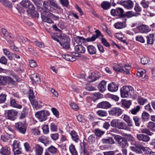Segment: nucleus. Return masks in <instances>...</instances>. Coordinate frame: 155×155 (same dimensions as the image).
Here are the masks:
<instances>
[{
    "instance_id": "obj_1",
    "label": "nucleus",
    "mask_w": 155,
    "mask_h": 155,
    "mask_svg": "<svg viewBox=\"0 0 155 155\" xmlns=\"http://www.w3.org/2000/svg\"><path fill=\"white\" fill-rule=\"evenodd\" d=\"M125 136L127 140L130 141L131 144L134 146L130 147V149L136 153H142V152L141 150H144V147L136 141L135 138L131 135L126 134Z\"/></svg>"
},
{
    "instance_id": "obj_2",
    "label": "nucleus",
    "mask_w": 155,
    "mask_h": 155,
    "mask_svg": "<svg viewBox=\"0 0 155 155\" xmlns=\"http://www.w3.org/2000/svg\"><path fill=\"white\" fill-rule=\"evenodd\" d=\"M50 115L48 111L46 110H41L37 112L35 114L36 117L40 122L46 120L47 117Z\"/></svg>"
},
{
    "instance_id": "obj_3",
    "label": "nucleus",
    "mask_w": 155,
    "mask_h": 155,
    "mask_svg": "<svg viewBox=\"0 0 155 155\" xmlns=\"http://www.w3.org/2000/svg\"><path fill=\"white\" fill-rule=\"evenodd\" d=\"M114 138L117 142V143L122 148H124L128 146L127 140L124 138L118 135H115Z\"/></svg>"
},
{
    "instance_id": "obj_4",
    "label": "nucleus",
    "mask_w": 155,
    "mask_h": 155,
    "mask_svg": "<svg viewBox=\"0 0 155 155\" xmlns=\"http://www.w3.org/2000/svg\"><path fill=\"white\" fill-rule=\"evenodd\" d=\"M110 124L112 127H117L119 129H125L126 128L125 124L124 122H120L119 119H114L112 120Z\"/></svg>"
},
{
    "instance_id": "obj_5",
    "label": "nucleus",
    "mask_w": 155,
    "mask_h": 155,
    "mask_svg": "<svg viewBox=\"0 0 155 155\" xmlns=\"http://www.w3.org/2000/svg\"><path fill=\"white\" fill-rule=\"evenodd\" d=\"M15 127L20 133L24 134L27 129V125L25 122H19L15 123Z\"/></svg>"
},
{
    "instance_id": "obj_6",
    "label": "nucleus",
    "mask_w": 155,
    "mask_h": 155,
    "mask_svg": "<svg viewBox=\"0 0 155 155\" xmlns=\"http://www.w3.org/2000/svg\"><path fill=\"white\" fill-rule=\"evenodd\" d=\"M38 11L41 12V18L43 21L50 24L53 23V21L50 18L45 15V9L42 8H38Z\"/></svg>"
},
{
    "instance_id": "obj_7",
    "label": "nucleus",
    "mask_w": 155,
    "mask_h": 155,
    "mask_svg": "<svg viewBox=\"0 0 155 155\" xmlns=\"http://www.w3.org/2000/svg\"><path fill=\"white\" fill-rule=\"evenodd\" d=\"M132 91L130 90V88L128 86L123 87L120 90L121 96L122 97H127L129 95L131 94V92Z\"/></svg>"
},
{
    "instance_id": "obj_8",
    "label": "nucleus",
    "mask_w": 155,
    "mask_h": 155,
    "mask_svg": "<svg viewBox=\"0 0 155 155\" xmlns=\"http://www.w3.org/2000/svg\"><path fill=\"white\" fill-rule=\"evenodd\" d=\"M122 110L118 107L112 108L109 111V114L112 116L118 117L122 114Z\"/></svg>"
},
{
    "instance_id": "obj_9",
    "label": "nucleus",
    "mask_w": 155,
    "mask_h": 155,
    "mask_svg": "<svg viewBox=\"0 0 155 155\" xmlns=\"http://www.w3.org/2000/svg\"><path fill=\"white\" fill-rule=\"evenodd\" d=\"M19 143L18 141L15 140L13 144V151L14 155L20 154L21 152V149L19 147Z\"/></svg>"
},
{
    "instance_id": "obj_10",
    "label": "nucleus",
    "mask_w": 155,
    "mask_h": 155,
    "mask_svg": "<svg viewBox=\"0 0 155 155\" xmlns=\"http://www.w3.org/2000/svg\"><path fill=\"white\" fill-rule=\"evenodd\" d=\"M18 112L14 110H9L8 112V119L14 120L17 117Z\"/></svg>"
},
{
    "instance_id": "obj_11",
    "label": "nucleus",
    "mask_w": 155,
    "mask_h": 155,
    "mask_svg": "<svg viewBox=\"0 0 155 155\" xmlns=\"http://www.w3.org/2000/svg\"><path fill=\"white\" fill-rule=\"evenodd\" d=\"M35 152V155H42L43 148L38 144H36L33 148Z\"/></svg>"
},
{
    "instance_id": "obj_12",
    "label": "nucleus",
    "mask_w": 155,
    "mask_h": 155,
    "mask_svg": "<svg viewBox=\"0 0 155 155\" xmlns=\"http://www.w3.org/2000/svg\"><path fill=\"white\" fill-rule=\"evenodd\" d=\"M20 3L21 5L25 8H28L31 9H33L34 8L33 5L28 0H23Z\"/></svg>"
},
{
    "instance_id": "obj_13",
    "label": "nucleus",
    "mask_w": 155,
    "mask_h": 155,
    "mask_svg": "<svg viewBox=\"0 0 155 155\" xmlns=\"http://www.w3.org/2000/svg\"><path fill=\"white\" fill-rule=\"evenodd\" d=\"M6 84L8 83V84H14L15 81H20L19 79L16 75L13 76L12 78L6 76Z\"/></svg>"
},
{
    "instance_id": "obj_14",
    "label": "nucleus",
    "mask_w": 155,
    "mask_h": 155,
    "mask_svg": "<svg viewBox=\"0 0 155 155\" xmlns=\"http://www.w3.org/2000/svg\"><path fill=\"white\" fill-rule=\"evenodd\" d=\"M107 89L108 90L110 91L116 92L118 89V86L116 83L112 82L108 85Z\"/></svg>"
},
{
    "instance_id": "obj_15",
    "label": "nucleus",
    "mask_w": 155,
    "mask_h": 155,
    "mask_svg": "<svg viewBox=\"0 0 155 155\" xmlns=\"http://www.w3.org/2000/svg\"><path fill=\"white\" fill-rule=\"evenodd\" d=\"M48 1L49 2V5L50 6L53 7V8L56 10H59V11L61 12L63 11L62 9L56 3V1L55 0H48Z\"/></svg>"
},
{
    "instance_id": "obj_16",
    "label": "nucleus",
    "mask_w": 155,
    "mask_h": 155,
    "mask_svg": "<svg viewBox=\"0 0 155 155\" xmlns=\"http://www.w3.org/2000/svg\"><path fill=\"white\" fill-rule=\"evenodd\" d=\"M74 49L78 53H84L85 51V47L81 45H76L74 47Z\"/></svg>"
},
{
    "instance_id": "obj_17",
    "label": "nucleus",
    "mask_w": 155,
    "mask_h": 155,
    "mask_svg": "<svg viewBox=\"0 0 155 155\" xmlns=\"http://www.w3.org/2000/svg\"><path fill=\"white\" fill-rule=\"evenodd\" d=\"M137 137L138 140L144 142L148 141L150 140V138L148 136L142 134H137Z\"/></svg>"
},
{
    "instance_id": "obj_18",
    "label": "nucleus",
    "mask_w": 155,
    "mask_h": 155,
    "mask_svg": "<svg viewBox=\"0 0 155 155\" xmlns=\"http://www.w3.org/2000/svg\"><path fill=\"white\" fill-rule=\"evenodd\" d=\"M122 5L127 9H130L133 7V2L131 0H127L123 2Z\"/></svg>"
},
{
    "instance_id": "obj_19",
    "label": "nucleus",
    "mask_w": 155,
    "mask_h": 155,
    "mask_svg": "<svg viewBox=\"0 0 155 155\" xmlns=\"http://www.w3.org/2000/svg\"><path fill=\"white\" fill-rule=\"evenodd\" d=\"M0 153L4 155H9L10 154V148L7 146L2 147L0 150Z\"/></svg>"
},
{
    "instance_id": "obj_20",
    "label": "nucleus",
    "mask_w": 155,
    "mask_h": 155,
    "mask_svg": "<svg viewBox=\"0 0 155 155\" xmlns=\"http://www.w3.org/2000/svg\"><path fill=\"white\" fill-rule=\"evenodd\" d=\"M97 107L102 108H107L111 107V105L107 101H103L99 103L97 105Z\"/></svg>"
},
{
    "instance_id": "obj_21",
    "label": "nucleus",
    "mask_w": 155,
    "mask_h": 155,
    "mask_svg": "<svg viewBox=\"0 0 155 155\" xmlns=\"http://www.w3.org/2000/svg\"><path fill=\"white\" fill-rule=\"evenodd\" d=\"M49 4L48 1H44L43 4V7L47 10L52 12H55V9L53 7L50 6Z\"/></svg>"
},
{
    "instance_id": "obj_22",
    "label": "nucleus",
    "mask_w": 155,
    "mask_h": 155,
    "mask_svg": "<svg viewBox=\"0 0 155 155\" xmlns=\"http://www.w3.org/2000/svg\"><path fill=\"white\" fill-rule=\"evenodd\" d=\"M72 139L75 142H78L79 140V136L74 130L71 131L70 133Z\"/></svg>"
},
{
    "instance_id": "obj_23",
    "label": "nucleus",
    "mask_w": 155,
    "mask_h": 155,
    "mask_svg": "<svg viewBox=\"0 0 155 155\" xmlns=\"http://www.w3.org/2000/svg\"><path fill=\"white\" fill-rule=\"evenodd\" d=\"M106 82L105 81H102L99 84L98 88L101 92L104 91L106 89Z\"/></svg>"
},
{
    "instance_id": "obj_24",
    "label": "nucleus",
    "mask_w": 155,
    "mask_h": 155,
    "mask_svg": "<svg viewBox=\"0 0 155 155\" xmlns=\"http://www.w3.org/2000/svg\"><path fill=\"white\" fill-rule=\"evenodd\" d=\"M122 117H123V120L128 124L129 126H132L133 125V123L130 117L126 114L123 115Z\"/></svg>"
},
{
    "instance_id": "obj_25",
    "label": "nucleus",
    "mask_w": 155,
    "mask_h": 155,
    "mask_svg": "<svg viewBox=\"0 0 155 155\" xmlns=\"http://www.w3.org/2000/svg\"><path fill=\"white\" fill-rule=\"evenodd\" d=\"M154 34H150L147 36V44L151 45L153 44L155 39L154 38Z\"/></svg>"
},
{
    "instance_id": "obj_26",
    "label": "nucleus",
    "mask_w": 155,
    "mask_h": 155,
    "mask_svg": "<svg viewBox=\"0 0 155 155\" xmlns=\"http://www.w3.org/2000/svg\"><path fill=\"white\" fill-rule=\"evenodd\" d=\"M10 104L11 106L18 109H21L22 106L18 104L14 99H12L10 101Z\"/></svg>"
},
{
    "instance_id": "obj_27",
    "label": "nucleus",
    "mask_w": 155,
    "mask_h": 155,
    "mask_svg": "<svg viewBox=\"0 0 155 155\" xmlns=\"http://www.w3.org/2000/svg\"><path fill=\"white\" fill-rule=\"evenodd\" d=\"M38 140L46 146L48 143V138L45 136H42L40 137L38 139Z\"/></svg>"
},
{
    "instance_id": "obj_28",
    "label": "nucleus",
    "mask_w": 155,
    "mask_h": 155,
    "mask_svg": "<svg viewBox=\"0 0 155 155\" xmlns=\"http://www.w3.org/2000/svg\"><path fill=\"white\" fill-rule=\"evenodd\" d=\"M101 6L103 9L107 10L110 8L111 6V4L108 2L104 1L101 3Z\"/></svg>"
},
{
    "instance_id": "obj_29",
    "label": "nucleus",
    "mask_w": 155,
    "mask_h": 155,
    "mask_svg": "<svg viewBox=\"0 0 155 155\" xmlns=\"http://www.w3.org/2000/svg\"><path fill=\"white\" fill-rule=\"evenodd\" d=\"M115 28L117 29L123 28L126 27V24L121 21H118L114 24Z\"/></svg>"
},
{
    "instance_id": "obj_30",
    "label": "nucleus",
    "mask_w": 155,
    "mask_h": 155,
    "mask_svg": "<svg viewBox=\"0 0 155 155\" xmlns=\"http://www.w3.org/2000/svg\"><path fill=\"white\" fill-rule=\"evenodd\" d=\"M131 102L130 101L123 100L122 102V107L127 109L131 105Z\"/></svg>"
},
{
    "instance_id": "obj_31",
    "label": "nucleus",
    "mask_w": 155,
    "mask_h": 155,
    "mask_svg": "<svg viewBox=\"0 0 155 155\" xmlns=\"http://www.w3.org/2000/svg\"><path fill=\"white\" fill-rule=\"evenodd\" d=\"M87 50L88 53L91 54H95L96 52V49L92 45H89L87 47Z\"/></svg>"
},
{
    "instance_id": "obj_32",
    "label": "nucleus",
    "mask_w": 155,
    "mask_h": 155,
    "mask_svg": "<svg viewBox=\"0 0 155 155\" xmlns=\"http://www.w3.org/2000/svg\"><path fill=\"white\" fill-rule=\"evenodd\" d=\"M98 77V76H97L96 73H92L88 77V80L90 82H93L96 80Z\"/></svg>"
},
{
    "instance_id": "obj_33",
    "label": "nucleus",
    "mask_w": 155,
    "mask_h": 155,
    "mask_svg": "<svg viewBox=\"0 0 155 155\" xmlns=\"http://www.w3.org/2000/svg\"><path fill=\"white\" fill-rule=\"evenodd\" d=\"M140 4L144 8H147L149 6V2L146 0H139Z\"/></svg>"
},
{
    "instance_id": "obj_34",
    "label": "nucleus",
    "mask_w": 155,
    "mask_h": 155,
    "mask_svg": "<svg viewBox=\"0 0 155 155\" xmlns=\"http://www.w3.org/2000/svg\"><path fill=\"white\" fill-rule=\"evenodd\" d=\"M4 54L7 56L8 58L10 60H12V53L7 49L3 48L2 49Z\"/></svg>"
},
{
    "instance_id": "obj_35",
    "label": "nucleus",
    "mask_w": 155,
    "mask_h": 155,
    "mask_svg": "<svg viewBox=\"0 0 155 155\" xmlns=\"http://www.w3.org/2000/svg\"><path fill=\"white\" fill-rule=\"evenodd\" d=\"M103 95L99 93H95L92 94V98L94 101L103 97Z\"/></svg>"
},
{
    "instance_id": "obj_36",
    "label": "nucleus",
    "mask_w": 155,
    "mask_h": 155,
    "mask_svg": "<svg viewBox=\"0 0 155 155\" xmlns=\"http://www.w3.org/2000/svg\"><path fill=\"white\" fill-rule=\"evenodd\" d=\"M30 101L31 104L33 106V107L36 108L37 109L39 108L41 106V105L39 104L38 102L35 99H33Z\"/></svg>"
},
{
    "instance_id": "obj_37",
    "label": "nucleus",
    "mask_w": 155,
    "mask_h": 155,
    "mask_svg": "<svg viewBox=\"0 0 155 155\" xmlns=\"http://www.w3.org/2000/svg\"><path fill=\"white\" fill-rule=\"evenodd\" d=\"M102 143H104L113 144L114 143V141L113 139L110 137L107 139H103L102 140Z\"/></svg>"
},
{
    "instance_id": "obj_38",
    "label": "nucleus",
    "mask_w": 155,
    "mask_h": 155,
    "mask_svg": "<svg viewBox=\"0 0 155 155\" xmlns=\"http://www.w3.org/2000/svg\"><path fill=\"white\" fill-rule=\"evenodd\" d=\"M139 29L142 32H147L150 31L149 27L145 25H142L139 26Z\"/></svg>"
},
{
    "instance_id": "obj_39",
    "label": "nucleus",
    "mask_w": 155,
    "mask_h": 155,
    "mask_svg": "<svg viewBox=\"0 0 155 155\" xmlns=\"http://www.w3.org/2000/svg\"><path fill=\"white\" fill-rule=\"evenodd\" d=\"M147 99L144 98L141 96H138L137 98L138 103L141 105H143L147 101Z\"/></svg>"
},
{
    "instance_id": "obj_40",
    "label": "nucleus",
    "mask_w": 155,
    "mask_h": 155,
    "mask_svg": "<svg viewBox=\"0 0 155 155\" xmlns=\"http://www.w3.org/2000/svg\"><path fill=\"white\" fill-rule=\"evenodd\" d=\"M133 119L135 125L138 127L139 126L141 123L140 119L139 117L137 116H134L133 117Z\"/></svg>"
},
{
    "instance_id": "obj_41",
    "label": "nucleus",
    "mask_w": 155,
    "mask_h": 155,
    "mask_svg": "<svg viewBox=\"0 0 155 155\" xmlns=\"http://www.w3.org/2000/svg\"><path fill=\"white\" fill-rule=\"evenodd\" d=\"M62 57L64 58L68 61H74L75 60V58L69 55H64Z\"/></svg>"
},
{
    "instance_id": "obj_42",
    "label": "nucleus",
    "mask_w": 155,
    "mask_h": 155,
    "mask_svg": "<svg viewBox=\"0 0 155 155\" xmlns=\"http://www.w3.org/2000/svg\"><path fill=\"white\" fill-rule=\"evenodd\" d=\"M33 9L29 10L28 11V14H31V16L34 17L38 18L39 16V14L36 11L33 10Z\"/></svg>"
},
{
    "instance_id": "obj_43",
    "label": "nucleus",
    "mask_w": 155,
    "mask_h": 155,
    "mask_svg": "<svg viewBox=\"0 0 155 155\" xmlns=\"http://www.w3.org/2000/svg\"><path fill=\"white\" fill-rule=\"evenodd\" d=\"M147 127L151 130L155 131V123L150 121L148 123Z\"/></svg>"
},
{
    "instance_id": "obj_44",
    "label": "nucleus",
    "mask_w": 155,
    "mask_h": 155,
    "mask_svg": "<svg viewBox=\"0 0 155 155\" xmlns=\"http://www.w3.org/2000/svg\"><path fill=\"white\" fill-rule=\"evenodd\" d=\"M149 114L146 112H144L142 115V119L143 121H147L149 118Z\"/></svg>"
},
{
    "instance_id": "obj_45",
    "label": "nucleus",
    "mask_w": 155,
    "mask_h": 155,
    "mask_svg": "<svg viewBox=\"0 0 155 155\" xmlns=\"http://www.w3.org/2000/svg\"><path fill=\"white\" fill-rule=\"evenodd\" d=\"M48 150L51 153L55 154L57 151V148L53 146H51L48 148Z\"/></svg>"
},
{
    "instance_id": "obj_46",
    "label": "nucleus",
    "mask_w": 155,
    "mask_h": 155,
    "mask_svg": "<svg viewBox=\"0 0 155 155\" xmlns=\"http://www.w3.org/2000/svg\"><path fill=\"white\" fill-rule=\"evenodd\" d=\"M140 107L139 105H137L135 108L131 110H130V112L131 114L135 115L140 110Z\"/></svg>"
},
{
    "instance_id": "obj_47",
    "label": "nucleus",
    "mask_w": 155,
    "mask_h": 155,
    "mask_svg": "<svg viewBox=\"0 0 155 155\" xmlns=\"http://www.w3.org/2000/svg\"><path fill=\"white\" fill-rule=\"evenodd\" d=\"M6 76H0V85H5L6 84Z\"/></svg>"
},
{
    "instance_id": "obj_48",
    "label": "nucleus",
    "mask_w": 155,
    "mask_h": 155,
    "mask_svg": "<svg viewBox=\"0 0 155 155\" xmlns=\"http://www.w3.org/2000/svg\"><path fill=\"white\" fill-rule=\"evenodd\" d=\"M135 16H136V14L132 11L128 12L125 14V16L128 18H130Z\"/></svg>"
},
{
    "instance_id": "obj_49",
    "label": "nucleus",
    "mask_w": 155,
    "mask_h": 155,
    "mask_svg": "<svg viewBox=\"0 0 155 155\" xmlns=\"http://www.w3.org/2000/svg\"><path fill=\"white\" fill-rule=\"evenodd\" d=\"M116 16H121L123 13L124 11L123 9L120 8H118L116 9Z\"/></svg>"
},
{
    "instance_id": "obj_50",
    "label": "nucleus",
    "mask_w": 155,
    "mask_h": 155,
    "mask_svg": "<svg viewBox=\"0 0 155 155\" xmlns=\"http://www.w3.org/2000/svg\"><path fill=\"white\" fill-rule=\"evenodd\" d=\"M94 132L95 135L98 137H100L104 134V132L97 129L95 130Z\"/></svg>"
},
{
    "instance_id": "obj_51",
    "label": "nucleus",
    "mask_w": 155,
    "mask_h": 155,
    "mask_svg": "<svg viewBox=\"0 0 155 155\" xmlns=\"http://www.w3.org/2000/svg\"><path fill=\"white\" fill-rule=\"evenodd\" d=\"M97 114L98 116L101 117L106 116L107 114L106 112L102 110H99L97 111Z\"/></svg>"
},
{
    "instance_id": "obj_52",
    "label": "nucleus",
    "mask_w": 155,
    "mask_h": 155,
    "mask_svg": "<svg viewBox=\"0 0 155 155\" xmlns=\"http://www.w3.org/2000/svg\"><path fill=\"white\" fill-rule=\"evenodd\" d=\"M136 40L137 41H139L141 43H144L145 40L143 37L141 35H137L136 37Z\"/></svg>"
},
{
    "instance_id": "obj_53",
    "label": "nucleus",
    "mask_w": 155,
    "mask_h": 155,
    "mask_svg": "<svg viewBox=\"0 0 155 155\" xmlns=\"http://www.w3.org/2000/svg\"><path fill=\"white\" fill-rule=\"evenodd\" d=\"M149 60L148 58L144 57L141 59V62L142 64L145 65L148 63Z\"/></svg>"
},
{
    "instance_id": "obj_54",
    "label": "nucleus",
    "mask_w": 155,
    "mask_h": 155,
    "mask_svg": "<svg viewBox=\"0 0 155 155\" xmlns=\"http://www.w3.org/2000/svg\"><path fill=\"white\" fill-rule=\"evenodd\" d=\"M84 38L82 37H76L74 38V40L77 43H79L84 40Z\"/></svg>"
},
{
    "instance_id": "obj_55",
    "label": "nucleus",
    "mask_w": 155,
    "mask_h": 155,
    "mask_svg": "<svg viewBox=\"0 0 155 155\" xmlns=\"http://www.w3.org/2000/svg\"><path fill=\"white\" fill-rule=\"evenodd\" d=\"M6 95L1 94L0 95V103L4 102L6 100Z\"/></svg>"
},
{
    "instance_id": "obj_56",
    "label": "nucleus",
    "mask_w": 155,
    "mask_h": 155,
    "mask_svg": "<svg viewBox=\"0 0 155 155\" xmlns=\"http://www.w3.org/2000/svg\"><path fill=\"white\" fill-rule=\"evenodd\" d=\"M125 71L124 69V71L123 72L124 74H129L130 73L129 70L131 69V67L129 65H126L124 66Z\"/></svg>"
},
{
    "instance_id": "obj_57",
    "label": "nucleus",
    "mask_w": 155,
    "mask_h": 155,
    "mask_svg": "<svg viewBox=\"0 0 155 155\" xmlns=\"http://www.w3.org/2000/svg\"><path fill=\"white\" fill-rule=\"evenodd\" d=\"M32 79L38 84H39L41 82L40 78L38 75H34L32 78Z\"/></svg>"
},
{
    "instance_id": "obj_58",
    "label": "nucleus",
    "mask_w": 155,
    "mask_h": 155,
    "mask_svg": "<svg viewBox=\"0 0 155 155\" xmlns=\"http://www.w3.org/2000/svg\"><path fill=\"white\" fill-rule=\"evenodd\" d=\"M60 44L63 48L66 49H68L69 47V45L68 42L65 41L63 42H60Z\"/></svg>"
},
{
    "instance_id": "obj_59",
    "label": "nucleus",
    "mask_w": 155,
    "mask_h": 155,
    "mask_svg": "<svg viewBox=\"0 0 155 155\" xmlns=\"http://www.w3.org/2000/svg\"><path fill=\"white\" fill-rule=\"evenodd\" d=\"M0 63L5 65L7 64V59L5 56H2L0 58Z\"/></svg>"
},
{
    "instance_id": "obj_60",
    "label": "nucleus",
    "mask_w": 155,
    "mask_h": 155,
    "mask_svg": "<svg viewBox=\"0 0 155 155\" xmlns=\"http://www.w3.org/2000/svg\"><path fill=\"white\" fill-rule=\"evenodd\" d=\"M30 66L32 68H34L37 66L36 62L34 60H31L29 62Z\"/></svg>"
},
{
    "instance_id": "obj_61",
    "label": "nucleus",
    "mask_w": 155,
    "mask_h": 155,
    "mask_svg": "<svg viewBox=\"0 0 155 155\" xmlns=\"http://www.w3.org/2000/svg\"><path fill=\"white\" fill-rule=\"evenodd\" d=\"M146 72L145 70H140L137 73V76L140 77H142L143 75H145V73Z\"/></svg>"
},
{
    "instance_id": "obj_62",
    "label": "nucleus",
    "mask_w": 155,
    "mask_h": 155,
    "mask_svg": "<svg viewBox=\"0 0 155 155\" xmlns=\"http://www.w3.org/2000/svg\"><path fill=\"white\" fill-rule=\"evenodd\" d=\"M43 132L44 133L47 134L49 132V127L48 125H45L42 127Z\"/></svg>"
},
{
    "instance_id": "obj_63",
    "label": "nucleus",
    "mask_w": 155,
    "mask_h": 155,
    "mask_svg": "<svg viewBox=\"0 0 155 155\" xmlns=\"http://www.w3.org/2000/svg\"><path fill=\"white\" fill-rule=\"evenodd\" d=\"M29 98L30 101H31L33 99H35V96L34 95L33 91L32 90H30Z\"/></svg>"
},
{
    "instance_id": "obj_64",
    "label": "nucleus",
    "mask_w": 155,
    "mask_h": 155,
    "mask_svg": "<svg viewBox=\"0 0 155 155\" xmlns=\"http://www.w3.org/2000/svg\"><path fill=\"white\" fill-rule=\"evenodd\" d=\"M60 3L62 5L65 7H67L69 5L68 0H59Z\"/></svg>"
}]
</instances>
